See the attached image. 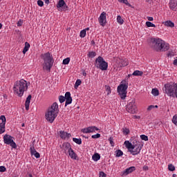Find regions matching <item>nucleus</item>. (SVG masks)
Listing matches in <instances>:
<instances>
[{
    "instance_id": "f257e3e1",
    "label": "nucleus",
    "mask_w": 177,
    "mask_h": 177,
    "mask_svg": "<svg viewBox=\"0 0 177 177\" xmlns=\"http://www.w3.org/2000/svg\"><path fill=\"white\" fill-rule=\"evenodd\" d=\"M149 46L156 52H167L169 49V44L160 38H151L148 41Z\"/></svg>"
},
{
    "instance_id": "f03ea898",
    "label": "nucleus",
    "mask_w": 177,
    "mask_h": 177,
    "mask_svg": "<svg viewBox=\"0 0 177 177\" xmlns=\"http://www.w3.org/2000/svg\"><path fill=\"white\" fill-rule=\"evenodd\" d=\"M58 114L59 104H57V102H54L52 106L48 109V111L46 113V120L48 122H50V124H53Z\"/></svg>"
},
{
    "instance_id": "7ed1b4c3",
    "label": "nucleus",
    "mask_w": 177,
    "mask_h": 177,
    "mask_svg": "<svg viewBox=\"0 0 177 177\" xmlns=\"http://www.w3.org/2000/svg\"><path fill=\"white\" fill-rule=\"evenodd\" d=\"M28 89V86L27 85V81L24 79L20 80L19 81L15 82L13 91L15 95H17L19 97H21L24 95V92Z\"/></svg>"
},
{
    "instance_id": "20e7f679",
    "label": "nucleus",
    "mask_w": 177,
    "mask_h": 177,
    "mask_svg": "<svg viewBox=\"0 0 177 177\" xmlns=\"http://www.w3.org/2000/svg\"><path fill=\"white\" fill-rule=\"evenodd\" d=\"M41 59L44 61L43 69L46 71H50V68L53 66V56L50 53L48 52L40 55Z\"/></svg>"
},
{
    "instance_id": "39448f33",
    "label": "nucleus",
    "mask_w": 177,
    "mask_h": 177,
    "mask_svg": "<svg viewBox=\"0 0 177 177\" xmlns=\"http://www.w3.org/2000/svg\"><path fill=\"white\" fill-rule=\"evenodd\" d=\"M163 92L166 93L167 96L176 97L177 99V84L171 82L165 84Z\"/></svg>"
},
{
    "instance_id": "423d86ee",
    "label": "nucleus",
    "mask_w": 177,
    "mask_h": 177,
    "mask_svg": "<svg viewBox=\"0 0 177 177\" xmlns=\"http://www.w3.org/2000/svg\"><path fill=\"white\" fill-rule=\"evenodd\" d=\"M94 64L97 68H100L102 71H106L109 68V64L101 56L95 59Z\"/></svg>"
},
{
    "instance_id": "0eeeda50",
    "label": "nucleus",
    "mask_w": 177,
    "mask_h": 177,
    "mask_svg": "<svg viewBox=\"0 0 177 177\" xmlns=\"http://www.w3.org/2000/svg\"><path fill=\"white\" fill-rule=\"evenodd\" d=\"M15 138L9 134H6L3 136V142L5 145H9L12 149H17V145H16V142H15V140H13Z\"/></svg>"
},
{
    "instance_id": "6e6552de",
    "label": "nucleus",
    "mask_w": 177,
    "mask_h": 177,
    "mask_svg": "<svg viewBox=\"0 0 177 177\" xmlns=\"http://www.w3.org/2000/svg\"><path fill=\"white\" fill-rule=\"evenodd\" d=\"M142 147L143 145L140 144V142L136 141V140H135L133 141V149H131V151H130L131 154H132V156H138V154L140 153V150H142Z\"/></svg>"
},
{
    "instance_id": "1a4fd4ad",
    "label": "nucleus",
    "mask_w": 177,
    "mask_h": 177,
    "mask_svg": "<svg viewBox=\"0 0 177 177\" xmlns=\"http://www.w3.org/2000/svg\"><path fill=\"white\" fill-rule=\"evenodd\" d=\"M127 111L131 114H135L138 111V108L136 104H135V100H133L131 102H129L126 107Z\"/></svg>"
},
{
    "instance_id": "9d476101",
    "label": "nucleus",
    "mask_w": 177,
    "mask_h": 177,
    "mask_svg": "<svg viewBox=\"0 0 177 177\" xmlns=\"http://www.w3.org/2000/svg\"><path fill=\"white\" fill-rule=\"evenodd\" d=\"M106 12H102L98 18V21L100 24V26H102V27H104L106 26V23H107V19H106Z\"/></svg>"
},
{
    "instance_id": "9b49d317",
    "label": "nucleus",
    "mask_w": 177,
    "mask_h": 177,
    "mask_svg": "<svg viewBox=\"0 0 177 177\" xmlns=\"http://www.w3.org/2000/svg\"><path fill=\"white\" fill-rule=\"evenodd\" d=\"M95 131H99V128L92 126L88 127L87 128L82 129L81 132H83V133H92L95 132Z\"/></svg>"
},
{
    "instance_id": "f8f14e48",
    "label": "nucleus",
    "mask_w": 177,
    "mask_h": 177,
    "mask_svg": "<svg viewBox=\"0 0 177 177\" xmlns=\"http://www.w3.org/2000/svg\"><path fill=\"white\" fill-rule=\"evenodd\" d=\"M0 120L2 121L1 123H0V135H2L5 132V125L6 124V118L5 115H1Z\"/></svg>"
},
{
    "instance_id": "ddd939ff",
    "label": "nucleus",
    "mask_w": 177,
    "mask_h": 177,
    "mask_svg": "<svg viewBox=\"0 0 177 177\" xmlns=\"http://www.w3.org/2000/svg\"><path fill=\"white\" fill-rule=\"evenodd\" d=\"M65 107H67V106H68V104H71V103H73V97H71V93L70 92H66L65 93Z\"/></svg>"
},
{
    "instance_id": "4468645a",
    "label": "nucleus",
    "mask_w": 177,
    "mask_h": 177,
    "mask_svg": "<svg viewBox=\"0 0 177 177\" xmlns=\"http://www.w3.org/2000/svg\"><path fill=\"white\" fill-rule=\"evenodd\" d=\"M59 136H60L61 139H63L64 140L66 139H70V138L71 136V133H67L64 131H59Z\"/></svg>"
},
{
    "instance_id": "2eb2a0df",
    "label": "nucleus",
    "mask_w": 177,
    "mask_h": 177,
    "mask_svg": "<svg viewBox=\"0 0 177 177\" xmlns=\"http://www.w3.org/2000/svg\"><path fill=\"white\" fill-rule=\"evenodd\" d=\"M169 8L171 10H174V12H176L177 10V0H170L169 3Z\"/></svg>"
},
{
    "instance_id": "dca6fc26",
    "label": "nucleus",
    "mask_w": 177,
    "mask_h": 177,
    "mask_svg": "<svg viewBox=\"0 0 177 177\" xmlns=\"http://www.w3.org/2000/svg\"><path fill=\"white\" fill-rule=\"evenodd\" d=\"M127 89H128V84H122L118 86V93H124L127 92Z\"/></svg>"
},
{
    "instance_id": "f3484780",
    "label": "nucleus",
    "mask_w": 177,
    "mask_h": 177,
    "mask_svg": "<svg viewBox=\"0 0 177 177\" xmlns=\"http://www.w3.org/2000/svg\"><path fill=\"white\" fill-rule=\"evenodd\" d=\"M133 171H136V167L133 166L130 167L126 169L124 171H123L122 175H124V176H127V175H129V174H132Z\"/></svg>"
},
{
    "instance_id": "a211bd4d",
    "label": "nucleus",
    "mask_w": 177,
    "mask_h": 177,
    "mask_svg": "<svg viewBox=\"0 0 177 177\" xmlns=\"http://www.w3.org/2000/svg\"><path fill=\"white\" fill-rule=\"evenodd\" d=\"M57 8H62L64 10H67L68 6L66 4V1L64 0H59L57 5Z\"/></svg>"
},
{
    "instance_id": "6ab92c4d",
    "label": "nucleus",
    "mask_w": 177,
    "mask_h": 177,
    "mask_svg": "<svg viewBox=\"0 0 177 177\" xmlns=\"http://www.w3.org/2000/svg\"><path fill=\"white\" fill-rule=\"evenodd\" d=\"M62 149L63 150H64V153H66V154H67V150H68V153L70 151V149L71 148V145L69 142H64L62 145Z\"/></svg>"
},
{
    "instance_id": "aec40b11",
    "label": "nucleus",
    "mask_w": 177,
    "mask_h": 177,
    "mask_svg": "<svg viewBox=\"0 0 177 177\" xmlns=\"http://www.w3.org/2000/svg\"><path fill=\"white\" fill-rule=\"evenodd\" d=\"M30 150L31 156H35V158H39V157H41V155L37 151V150H35V148H34V147H30Z\"/></svg>"
},
{
    "instance_id": "412c9836",
    "label": "nucleus",
    "mask_w": 177,
    "mask_h": 177,
    "mask_svg": "<svg viewBox=\"0 0 177 177\" xmlns=\"http://www.w3.org/2000/svg\"><path fill=\"white\" fill-rule=\"evenodd\" d=\"M31 97H32V96L31 95H29L26 98L25 102L26 110H30V102H31Z\"/></svg>"
},
{
    "instance_id": "4be33fe9",
    "label": "nucleus",
    "mask_w": 177,
    "mask_h": 177,
    "mask_svg": "<svg viewBox=\"0 0 177 177\" xmlns=\"http://www.w3.org/2000/svg\"><path fill=\"white\" fill-rule=\"evenodd\" d=\"M124 145L125 147H127V149H128V151L131 153V151H132L131 149L133 148V143H131L129 141L126 140L124 142Z\"/></svg>"
},
{
    "instance_id": "5701e85b",
    "label": "nucleus",
    "mask_w": 177,
    "mask_h": 177,
    "mask_svg": "<svg viewBox=\"0 0 177 177\" xmlns=\"http://www.w3.org/2000/svg\"><path fill=\"white\" fill-rule=\"evenodd\" d=\"M68 154L71 158H72V160H77V153L74 152V150H73V149H69Z\"/></svg>"
},
{
    "instance_id": "b1692460",
    "label": "nucleus",
    "mask_w": 177,
    "mask_h": 177,
    "mask_svg": "<svg viewBox=\"0 0 177 177\" xmlns=\"http://www.w3.org/2000/svg\"><path fill=\"white\" fill-rule=\"evenodd\" d=\"M164 25L166 26V27H170L171 28H173V27H175V24H174V22H172L171 21H165Z\"/></svg>"
},
{
    "instance_id": "393cba45",
    "label": "nucleus",
    "mask_w": 177,
    "mask_h": 177,
    "mask_svg": "<svg viewBox=\"0 0 177 177\" xmlns=\"http://www.w3.org/2000/svg\"><path fill=\"white\" fill-rule=\"evenodd\" d=\"M28 49H30V44L28 42H26L25 43V46H24V50L22 51L24 55H26V53H27V52H28Z\"/></svg>"
},
{
    "instance_id": "a878e982",
    "label": "nucleus",
    "mask_w": 177,
    "mask_h": 177,
    "mask_svg": "<svg viewBox=\"0 0 177 177\" xmlns=\"http://www.w3.org/2000/svg\"><path fill=\"white\" fill-rule=\"evenodd\" d=\"M92 158L93 161H99V160H100V154L95 153L94 155H93Z\"/></svg>"
},
{
    "instance_id": "bb28decb",
    "label": "nucleus",
    "mask_w": 177,
    "mask_h": 177,
    "mask_svg": "<svg viewBox=\"0 0 177 177\" xmlns=\"http://www.w3.org/2000/svg\"><path fill=\"white\" fill-rule=\"evenodd\" d=\"M132 75L134 76H140L142 77L143 75V72L140 71H135L133 73Z\"/></svg>"
},
{
    "instance_id": "cd10ccee",
    "label": "nucleus",
    "mask_w": 177,
    "mask_h": 177,
    "mask_svg": "<svg viewBox=\"0 0 177 177\" xmlns=\"http://www.w3.org/2000/svg\"><path fill=\"white\" fill-rule=\"evenodd\" d=\"M124 155V152L120 149H118L115 151V157H122Z\"/></svg>"
},
{
    "instance_id": "c85d7f7f",
    "label": "nucleus",
    "mask_w": 177,
    "mask_h": 177,
    "mask_svg": "<svg viewBox=\"0 0 177 177\" xmlns=\"http://www.w3.org/2000/svg\"><path fill=\"white\" fill-rule=\"evenodd\" d=\"M151 93L153 95V96H158V95H160V91H158V89L157 88H153Z\"/></svg>"
},
{
    "instance_id": "c756f323",
    "label": "nucleus",
    "mask_w": 177,
    "mask_h": 177,
    "mask_svg": "<svg viewBox=\"0 0 177 177\" xmlns=\"http://www.w3.org/2000/svg\"><path fill=\"white\" fill-rule=\"evenodd\" d=\"M73 140L75 143H77V145H82V140L81 138H73Z\"/></svg>"
},
{
    "instance_id": "7c9ffc66",
    "label": "nucleus",
    "mask_w": 177,
    "mask_h": 177,
    "mask_svg": "<svg viewBox=\"0 0 177 177\" xmlns=\"http://www.w3.org/2000/svg\"><path fill=\"white\" fill-rule=\"evenodd\" d=\"M118 93H119V95L120 97V99H122V100H125V97H127V92Z\"/></svg>"
},
{
    "instance_id": "2f4dec72",
    "label": "nucleus",
    "mask_w": 177,
    "mask_h": 177,
    "mask_svg": "<svg viewBox=\"0 0 177 177\" xmlns=\"http://www.w3.org/2000/svg\"><path fill=\"white\" fill-rule=\"evenodd\" d=\"M104 89L107 92V95H110V93H111V87H110V86L105 85Z\"/></svg>"
},
{
    "instance_id": "473e14b6",
    "label": "nucleus",
    "mask_w": 177,
    "mask_h": 177,
    "mask_svg": "<svg viewBox=\"0 0 177 177\" xmlns=\"http://www.w3.org/2000/svg\"><path fill=\"white\" fill-rule=\"evenodd\" d=\"M88 57H91V59H93V57H95V56H96V52L95 51H90L88 52V54L87 55Z\"/></svg>"
},
{
    "instance_id": "72a5a7b5",
    "label": "nucleus",
    "mask_w": 177,
    "mask_h": 177,
    "mask_svg": "<svg viewBox=\"0 0 177 177\" xmlns=\"http://www.w3.org/2000/svg\"><path fill=\"white\" fill-rule=\"evenodd\" d=\"M117 21L119 24H124V19H122L120 15L117 17Z\"/></svg>"
},
{
    "instance_id": "f704fd0d",
    "label": "nucleus",
    "mask_w": 177,
    "mask_h": 177,
    "mask_svg": "<svg viewBox=\"0 0 177 177\" xmlns=\"http://www.w3.org/2000/svg\"><path fill=\"white\" fill-rule=\"evenodd\" d=\"M81 84H82V82L81 81V80H80V79L77 80L75 84V89H77V88H78L80 86V85H81Z\"/></svg>"
},
{
    "instance_id": "c9c22d12",
    "label": "nucleus",
    "mask_w": 177,
    "mask_h": 177,
    "mask_svg": "<svg viewBox=\"0 0 177 177\" xmlns=\"http://www.w3.org/2000/svg\"><path fill=\"white\" fill-rule=\"evenodd\" d=\"M86 35V30H82L80 31V37L81 38H85Z\"/></svg>"
},
{
    "instance_id": "e433bc0d",
    "label": "nucleus",
    "mask_w": 177,
    "mask_h": 177,
    "mask_svg": "<svg viewBox=\"0 0 177 177\" xmlns=\"http://www.w3.org/2000/svg\"><path fill=\"white\" fill-rule=\"evenodd\" d=\"M59 103H64V102H66V97L63 95H59Z\"/></svg>"
},
{
    "instance_id": "4c0bfd02",
    "label": "nucleus",
    "mask_w": 177,
    "mask_h": 177,
    "mask_svg": "<svg viewBox=\"0 0 177 177\" xmlns=\"http://www.w3.org/2000/svg\"><path fill=\"white\" fill-rule=\"evenodd\" d=\"M109 142L111 146L112 147H114L115 143H114V139L113 138V137H110V138H109Z\"/></svg>"
},
{
    "instance_id": "58836bf2",
    "label": "nucleus",
    "mask_w": 177,
    "mask_h": 177,
    "mask_svg": "<svg viewBox=\"0 0 177 177\" xmlns=\"http://www.w3.org/2000/svg\"><path fill=\"white\" fill-rule=\"evenodd\" d=\"M168 169H169V171H175V166H174V165H172V164H169L168 165Z\"/></svg>"
},
{
    "instance_id": "ea45409f",
    "label": "nucleus",
    "mask_w": 177,
    "mask_h": 177,
    "mask_svg": "<svg viewBox=\"0 0 177 177\" xmlns=\"http://www.w3.org/2000/svg\"><path fill=\"white\" fill-rule=\"evenodd\" d=\"M140 138L142 139V140H145V142H147V140H149V137L146 135H141Z\"/></svg>"
},
{
    "instance_id": "a19ab883",
    "label": "nucleus",
    "mask_w": 177,
    "mask_h": 177,
    "mask_svg": "<svg viewBox=\"0 0 177 177\" xmlns=\"http://www.w3.org/2000/svg\"><path fill=\"white\" fill-rule=\"evenodd\" d=\"M147 27H156V25L151 21H147L146 22Z\"/></svg>"
},
{
    "instance_id": "79ce46f5",
    "label": "nucleus",
    "mask_w": 177,
    "mask_h": 177,
    "mask_svg": "<svg viewBox=\"0 0 177 177\" xmlns=\"http://www.w3.org/2000/svg\"><path fill=\"white\" fill-rule=\"evenodd\" d=\"M122 132H123L124 135H129V129L123 128Z\"/></svg>"
},
{
    "instance_id": "37998d69",
    "label": "nucleus",
    "mask_w": 177,
    "mask_h": 177,
    "mask_svg": "<svg viewBox=\"0 0 177 177\" xmlns=\"http://www.w3.org/2000/svg\"><path fill=\"white\" fill-rule=\"evenodd\" d=\"M68 63H70V57L64 59L62 62L64 64H68Z\"/></svg>"
},
{
    "instance_id": "c03bdc74",
    "label": "nucleus",
    "mask_w": 177,
    "mask_h": 177,
    "mask_svg": "<svg viewBox=\"0 0 177 177\" xmlns=\"http://www.w3.org/2000/svg\"><path fill=\"white\" fill-rule=\"evenodd\" d=\"M101 135L100 133H97L95 135H93L91 136L92 139H99V138H100Z\"/></svg>"
},
{
    "instance_id": "a18cd8bd",
    "label": "nucleus",
    "mask_w": 177,
    "mask_h": 177,
    "mask_svg": "<svg viewBox=\"0 0 177 177\" xmlns=\"http://www.w3.org/2000/svg\"><path fill=\"white\" fill-rule=\"evenodd\" d=\"M172 122H173L174 124H175L177 126V115H175L173 117Z\"/></svg>"
},
{
    "instance_id": "49530a36",
    "label": "nucleus",
    "mask_w": 177,
    "mask_h": 177,
    "mask_svg": "<svg viewBox=\"0 0 177 177\" xmlns=\"http://www.w3.org/2000/svg\"><path fill=\"white\" fill-rule=\"evenodd\" d=\"M99 175V177H107V174H106V173L104 171H100Z\"/></svg>"
},
{
    "instance_id": "de8ad7c7",
    "label": "nucleus",
    "mask_w": 177,
    "mask_h": 177,
    "mask_svg": "<svg viewBox=\"0 0 177 177\" xmlns=\"http://www.w3.org/2000/svg\"><path fill=\"white\" fill-rule=\"evenodd\" d=\"M37 5L38 6H40L41 8V6H44V1H42L41 0H38Z\"/></svg>"
},
{
    "instance_id": "09e8293b",
    "label": "nucleus",
    "mask_w": 177,
    "mask_h": 177,
    "mask_svg": "<svg viewBox=\"0 0 177 177\" xmlns=\"http://www.w3.org/2000/svg\"><path fill=\"white\" fill-rule=\"evenodd\" d=\"M6 171V167L5 166H0V172H5Z\"/></svg>"
},
{
    "instance_id": "8fccbe9b",
    "label": "nucleus",
    "mask_w": 177,
    "mask_h": 177,
    "mask_svg": "<svg viewBox=\"0 0 177 177\" xmlns=\"http://www.w3.org/2000/svg\"><path fill=\"white\" fill-rule=\"evenodd\" d=\"M121 3H124L127 6H131V3H129V2H128V0H123Z\"/></svg>"
},
{
    "instance_id": "3c124183",
    "label": "nucleus",
    "mask_w": 177,
    "mask_h": 177,
    "mask_svg": "<svg viewBox=\"0 0 177 177\" xmlns=\"http://www.w3.org/2000/svg\"><path fill=\"white\" fill-rule=\"evenodd\" d=\"M17 27H21V26H23V21L21 19H20L17 23Z\"/></svg>"
},
{
    "instance_id": "603ef678",
    "label": "nucleus",
    "mask_w": 177,
    "mask_h": 177,
    "mask_svg": "<svg viewBox=\"0 0 177 177\" xmlns=\"http://www.w3.org/2000/svg\"><path fill=\"white\" fill-rule=\"evenodd\" d=\"M153 109H154V105H150L148 106L147 111H150L153 110Z\"/></svg>"
},
{
    "instance_id": "864d4df0",
    "label": "nucleus",
    "mask_w": 177,
    "mask_h": 177,
    "mask_svg": "<svg viewBox=\"0 0 177 177\" xmlns=\"http://www.w3.org/2000/svg\"><path fill=\"white\" fill-rule=\"evenodd\" d=\"M122 66V67H126V66H128V62H123Z\"/></svg>"
},
{
    "instance_id": "5fc2aeb1",
    "label": "nucleus",
    "mask_w": 177,
    "mask_h": 177,
    "mask_svg": "<svg viewBox=\"0 0 177 177\" xmlns=\"http://www.w3.org/2000/svg\"><path fill=\"white\" fill-rule=\"evenodd\" d=\"M147 19L149 20V21H153V20H154L153 17H147Z\"/></svg>"
},
{
    "instance_id": "6e6d98bb",
    "label": "nucleus",
    "mask_w": 177,
    "mask_h": 177,
    "mask_svg": "<svg viewBox=\"0 0 177 177\" xmlns=\"http://www.w3.org/2000/svg\"><path fill=\"white\" fill-rule=\"evenodd\" d=\"M143 169H144V171H149V167H147V166H144V167H143Z\"/></svg>"
},
{
    "instance_id": "4d7b16f0",
    "label": "nucleus",
    "mask_w": 177,
    "mask_h": 177,
    "mask_svg": "<svg viewBox=\"0 0 177 177\" xmlns=\"http://www.w3.org/2000/svg\"><path fill=\"white\" fill-rule=\"evenodd\" d=\"M45 3H46L47 5H49V0H44Z\"/></svg>"
},
{
    "instance_id": "13d9d810",
    "label": "nucleus",
    "mask_w": 177,
    "mask_h": 177,
    "mask_svg": "<svg viewBox=\"0 0 177 177\" xmlns=\"http://www.w3.org/2000/svg\"><path fill=\"white\" fill-rule=\"evenodd\" d=\"M91 44H92V45H95V41L92 40V41H91Z\"/></svg>"
},
{
    "instance_id": "bf43d9fd",
    "label": "nucleus",
    "mask_w": 177,
    "mask_h": 177,
    "mask_svg": "<svg viewBox=\"0 0 177 177\" xmlns=\"http://www.w3.org/2000/svg\"><path fill=\"white\" fill-rule=\"evenodd\" d=\"M28 176H29V177H32V174H28Z\"/></svg>"
},
{
    "instance_id": "052dcab7",
    "label": "nucleus",
    "mask_w": 177,
    "mask_h": 177,
    "mask_svg": "<svg viewBox=\"0 0 177 177\" xmlns=\"http://www.w3.org/2000/svg\"><path fill=\"white\" fill-rule=\"evenodd\" d=\"M154 109H158V106L157 105L154 106Z\"/></svg>"
},
{
    "instance_id": "680f3d73",
    "label": "nucleus",
    "mask_w": 177,
    "mask_h": 177,
    "mask_svg": "<svg viewBox=\"0 0 177 177\" xmlns=\"http://www.w3.org/2000/svg\"><path fill=\"white\" fill-rule=\"evenodd\" d=\"M86 31H88L89 30V28H86V29H84Z\"/></svg>"
},
{
    "instance_id": "e2e57ef3",
    "label": "nucleus",
    "mask_w": 177,
    "mask_h": 177,
    "mask_svg": "<svg viewBox=\"0 0 177 177\" xmlns=\"http://www.w3.org/2000/svg\"><path fill=\"white\" fill-rule=\"evenodd\" d=\"M2 28V24L0 23V30Z\"/></svg>"
},
{
    "instance_id": "0e129e2a",
    "label": "nucleus",
    "mask_w": 177,
    "mask_h": 177,
    "mask_svg": "<svg viewBox=\"0 0 177 177\" xmlns=\"http://www.w3.org/2000/svg\"><path fill=\"white\" fill-rule=\"evenodd\" d=\"M83 75H84V76L86 75V73L84 72Z\"/></svg>"
},
{
    "instance_id": "69168bd1",
    "label": "nucleus",
    "mask_w": 177,
    "mask_h": 177,
    "mask_svg": "<svg viewBox=\"0 0 177 177\" xmlns=\"http://www.w3.org/2000/svg\"><path fill=\"white\" fill-rule=\"evenodd\" d=\"M172 176L173 177H176V174H173Z\"/></svg>"
},
{
    "instance_id": "338daca9",
    "label": "nucleus",
    "mask_w": 177,
    "mask_h": 177,
    "mask_svg": "<svg viewBox=\"0 0 177 177\" xmlns=\"http://www.w3.org/2000/svg\"><path fill=\"white\" fill-rule=\"evenodd\" d=\"M132 75L130 74V75H128V78H129Z\"/></svg>"
},
{
    "instance_id": "774afa93",
    "label": "nucleus",
    "mask_w": 177,
    "mask_h": 177,
    "mask_svg": "<svg viewBox=\"0 0 177 177\" xmlns=\"http://www.w3.org/2000/svg\"><path fill=\"white\" fill-rule=\"evenodd\" d=\"M21 127H25L24 123H23V124H21Z\"/></svg>"
}]
</instances>
